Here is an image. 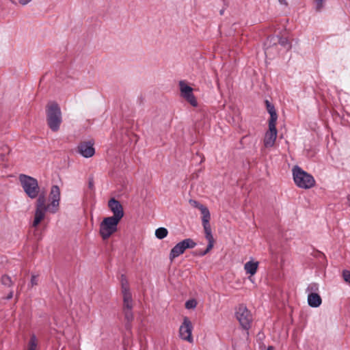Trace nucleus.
<instances>
[{"label":"nucleus","instance_id":"nucleus-33","mask_svg":"<svg viewBox=\"0 0 350 350\" xmlns=\"http://www.w3.org/2000/svg\"><path fill=\"white\" fill-rule=\"evenodd\" d=\"M12 297H13V291H10V292L9 293V294L8 295V296H7V297H6V298H7L8 299H12Z\"/></svg>","mask_w":350,"mask_h":350},{"label":"nucleus","instance_id":"nucleus-7","mask_svg":"<svg viewBox=\"0 0 350 350\" xmlns=\"http://www.w3.org/2000/svg\"><path fill=\"white\" fill-rule=\"evenodd\" d=\"M193 325L187 317L183 318V322L179 328V336L183 340H186L189 343L193 342L192 337Z\"/></svg>","mask_w":350,"mask_h":350},{"label":"nucleus","instance_id":"nucleus-37","mask_svg":"<svg viewBox=\"0 0 350 350\" xmlns=\"http://www.w3.org/2000/svg\"><path fill=\"white\" fill-rule=\"evenodd\" d=\"M223 12H224L223 10H221L220 14H223Z\"/></svg>","mask_w":350,"mask_h":350},{"label":"nucleus","instance_id":"nucleus-4","mask_svg":"<svg viewBox=\"0 0 350 350\" xmlns=\"http://www.w3.org/2000/svg\"><path fill=\"white\" fill-rule=\"evenodd\" d=\"M120 221L110 217H105L100 224L99 233L103 240L109 239L118 230Z\"/></svg>","mask_w":350,"mask_h":350},{"label":"nucleus","instance_id":"nucleus-25","mask_svg":"<svg viewBox=\"0 0 350 350\" xmlns=\"http://www.w3.org/2000/svg\"><path fill=\"white\" fill-rule=\"evenodd\" d=\"M314 2L315 4V10L317 12H320L324 7L325 0H314Z\"/></svg>","mask_w":350,"mask_h":350},{"label":"nucleus","instance_id":"nucleus-6","mask_svg":"<svg viewBox=\"0 0 350 350\" xmlns=\"http://www.w3.org/2000/svg\"><path fill=\"white\" fill-rule=\"evenodd\" d=\"M196 243L191 239H186L177 243L170 251V259L172 261L174 258L183 254L186 249L193 248Z\"/></svg>","mask_w":350,"mask_h":350},{"label":"nucleus","instance_id":"nucleus-23","mask_svg":"<svg viewBox=\"0 0 350 350\" xmlns=\"http://www.w3.org/2000/svg\"><path fill=\"white\" fill-rule=\"evenodd\" d=\"M278 43L287 49H289L291 47L290 42L286 38H280L278 39Z\"/></svg>","mask_w":350,"mask_h":350},{"label":"nucleus","instance_id":"nucleus-2","mask_svg":"<svg viewBox=\"0 0 350 350\" xmlns=\"http://www.w3.org/2000/svg\"><path fill=\"white\" fill-rule=\"evenodd\" d=\"M46 114L49 128L53 131H57L62 122V115L59 105L55 102L49 103L46 108Z\"/></svg>","mask_w":350,"mask_h":350},{"label":"nucleus","instance_id":"nucleus-18","mask_svg":"<svg viewBox=\"0 0 350 350\" xmlns=\"http://www.w3.org/2000/svg\"><path fill=\"white\" fill-rule=\"evenodd\" d=\"M168 233L167 230L165 228H159L155 230V236L159 239H163L167 237Z\"/></svg>","mask_w":350,"mask_h":350},{"label":"nucleus","instance_id":"nucleus-22","mask_svg":"<svg viewBox=\"0 0 350 350\" xmlns=\"http://www.w3.org/2000/svg\"><path fill=\"white\" fill-rule=\"evenodd\" d=\"M124 318L128 323L131 322L133 320V314L132 310H123Z\"/></svg>","mask_w":350,"mask_h":350},{"label":"nucleus","instance_id":"nucleus-11","mask_svg":"<svg viewBox=\"0 0 350 350\" xmlns=\"http://www.w3.org/2000/svg\"><path fill=\"white\" fill-rule=\"evenodd\" d=\"M77 150L79 153L85 158L92 157L95 153L93 144L90 142H85L81 143L78 146Z\"/></svg>","mask_w":350,"mask_h":350},{"label":"nucleus","instance_id":"nucleus-21","mask_svg":"<svg viewBox=\"0 0 350 350\" xmlns=\"http://www.w3.org/2000/svg\"><path fill=\"white\" fill-rule=\"evenodd\" d=\"M319 290V285L317 283H311L310 284L307 288L306 292L309 293H317Z\"/></svg>","mask_w":350,"mask_h":350},{"label":"nucleus","instance_id":"nucleus-9","mask_svg":"<svg viewBox=\"0 0 350 350\" xmlns=\"http://www.w3.org/2000/svg\"><path fill=\"white\" fill-rule=\"evenodd\" d=\"M277 135L276 123H269V129L265 133L263 140L264 146L266 148L273 147L275 144Z\"/></svg>","mask_w":350,"mask_h":350},{"label":"nucleus","instance_id":"nucleus-5","mask_svg":"<svg viewBox=\"0 0 350 350\" xmlns=\"http://www.w3.org/2000/svg\"><path fill=\"white\" fill-rule=\"evenodd\" d=\"M236 317L243 328L248 329L250 327L252 317L245 306H239L236 311Z\"/></svg>","mask_w":350,"mask_h":350},{"label":"nucleus","instance_id":"nucleus-12","mask_svg":"<svg viewBox=\"0 0 350 350\" xmlns=\"http://www.w3.org/2000/svg\"><path fill=\"white\" fill-rule=\"evenodd\" d=\"M308 303L310 306L317 308L321 304L322 299L318 293H309L308 295Z\"/></svg>","mask_w":350,"mask_h":350},{"label":"nucleus","instance_id":"nucleus-31","mask_svg":"<svg viewBox=\"0 0 350 350\" xmlns=\"http://www.w3.org/2000/svg\"><path fill=\"white\" fill-rule=\"evenodd\" d=\"M38 284V278L36 275H33L31 278L30 285L31 286H36Z\"/></svg>","mask_w":350,"mask_h":350},{"label":"nucleus","instance_id":"nucleus-36","mask_svg":"<svg viewBox=\"0 0 350 350\" xmlns=\"http://www.w3.org/2000/svg\"><path fill=\"white\" fill-rule=\"evenodd\" d=\"M348 205L350 206V199H348Z\"/></svg>","mask_w":350,"mask_h":350},{"label":"nucleus","instance_id":"nucleus-1","mask_svg":"<svg viewBox=\"0 0 350 350\" xmlns=\"http://www.w3.org/2000/svg\"><path fill=\"white\" fill-rule=\"evenodd\" d=\"M21 185L31 199L37 198L36 202V210L33 227H37L44 219L46 212L55 213L58 211L60 201V189L57 185H53L51 188L49 194V203L46 204V197L44 193H40V187L38 180L29 176L21 174L19 176Z\"/></svg>","mask_w":350,"mask_h":350},{"label":"nucleus","instance_id":"nucleus-15","mask_svg":"<svg viewBox=\"0 0 350 350\" xmlns=\"http://www.w3.org/2000/svg\"><path fill=\"white\" fill-rule=\"evenodd\" d=\"M123 297V310H133V299L131 293H124Z\"/></svg>","mask_w":350,"mask_h":350},{"label":"nucleus","instance_id":"nucleus-10","mask_svg":"<svg viewBox=\"0 0 350 350\" xmlns=\"http://www.w3.org/2000/svg\"><path fill=\"white\" fill-rule=\"evenodd\" d=\"M108 206L113 213V215L110 217L115 218L116 219L120 221L124 216V211L120 202L114 198H111L108 202Z\"/></svg>","mask_w":350,"mask_h":350},{"label":"nucleus","instance_id":"nucleus-17","mask_svg":"<svg viewBox=\"0 0 350 350\" xmlns=\"http://www.w3.org/2000/svg\"><path fill=\"white\" fill-rule=\"evenodd\" d=\"M121 288L122 293L124 295V293H130V289L129 286L128 281L124 275L121 276Z\"/></svg>","mask_w":350,"mask_h":350},{"label":"nucleus","instance_id":"nucleus-8","mask_svg":"<svg viewBox=\"0 0 350 350\" xmlns=\"http://www.w3.org/2000/svg\"><path fill=\"white\" fill-rule=\"evenodd\" d=\"M180 95L193 107L198 105L197 100L193 94V88L189 86L184 81L179 82Z\"/></svg>","mask_w":350,"mask_h":350},{"label":"nucleus","instance_id":"nucleus-34","mask_svg":"<svg viewBox=\"0 0 350 350\" xmlns=\"http://www.w3.org/2000/svg\"><path fill=\"white\" fill-rule=\"evenodd\" d=\"M279 2L281 3V4H283V5H287V2L286 0H278Z\"/></svg>","mask_w":350,"mask_h":350},{"label":"nucleus","instance_id":"nucleus-32","mask_svg":"<svg viewBox=\"0 0 350 350\" xmlns=\"http://www.w3.org/2000/svg\"><path fill=\"white\" fill-rule=\"evenodd\" d=\"M18 3L21 5L22 6H25L30 2H31L33 0H18Z\"/></svg>","mask_w":350,"mask_h":350},{"label":"nucleus","instance_id":"nucleus-28","mask_svg":"<svg viewBox=\"0 0 350 350\" xmlns=\"http://www.w3.org/2000/svg\"><path fill=\"white\" fill-rule=\"evenodd\" d=\"M342 276H343L344 280L346 282L350 284V271H347V270H345L342 273Z\"/></svg>","mask_w":350,"mask_h":350},{"label":"nucleus","instance_id":"nucleus-20","mask_svg":"<svg viewBox=\"0 0 350 350\" xmlns=\"http://www.w3.org/2000/svg\"><path fill=\"white\" fill-rule=\"evenodd\" d=\"M202 226H203V228H204L206 239H214L213 237V234H212L211 228L210 224H202Z\"/></svg>","mask_w":350,"mask_h":350},{"label":"nucleus","instance_id":"nucleus-14","mask_svg":"<svg viewBox=\"0 0 350 350\" xmlns=\"http://www.w3.org/2000/svg\"><path fill=\"white\" fill-rule=\"evenodd\" d=\"M258 267V262L249 261L245 264L244 269L247 273H249L251 275H254L257 271Z\"/></svg>","mask_w":350,"mask_h":350},{"label":"nucleus","instance_id":"nucleus-30","mask_svg":"<svg viewBox=\"0 0 350 350\" xmlns=\"http://www.w3.org/2000/svg\"><path fill=\"white\" fill-rule=\"evenodd\" d=\"M202 216L203 215H209L210 214V212L208 209V208L206 206H205L204 205L203 206H201L200 207V209Z\"/></svg>","mask_w":350,"mask_h":350},{"label":"nucleus","instance_id":"nucleus-13","mask_svg":"<svg viewBox=\"0 0 350 350\" xmlns=\"http://www.w3.org/2000/svg\"><path fill=\"white\" fill-rule=\"evenodd\" d=\"M267 110L270 114V119L269 123H276L278 120V115L274 106L267 100H265Z\"/></svg>","mask_w":350,"mask_h":350},{"label":"nucleus","instance_id":"nucleus-26","mask_svg":"<svg viewBox=\"0 0 350 350\" xmlns=\"http://www.w3.org/2000/svg\"><path fill=\"white\" fill-rule=\"evenodd\" d=\"M207 241L208 242V244L207 245L206 249L200 254L202 256L206 254L213 247L214 242H215L214 239H207Z\"/></svg>","mask_w":350,"mask_h":350},{"label":"nucleus","instance_id":"nucleus-27","mask_svg":"<svg viewBox=\"0 0 350 350\" xmlns=\"http://www.w3.org/2000/svg\"><path fill=\"white\" fill-rule=\"evenodd\" d=\"M189 202L191 206H192L193 207L197 208L199 210L200 209L201 206H204L203 204H200V202H198V201L194 200H190L189 201Z\"/></svg>","mask_w":350,"mask_h":350},{"label":"nucleus","instance_id":"nucleus-35","mask_svg":"<svg viewBox=\"0 0 350 350\" xmlns=\"http://www.w3.org/2000/svg\"><path fill=\"white\" fill-rule=\"evenodd\" d=\"M267 350H275V349L273 346H269L268 347Z\"/></svg>","mask_w":350,"mask_h":350},{"label":"nucleus","instance_id":"nucleus-24","mask_svg":"<svg viewBox=\"0 0 350 350\" xmlns=\"http://www.w3.org/2000/svg\"><path fill=\"white\" fill-rule=\"evenodd\" d=\"M197 306V301L194 299H189L185 303L187 309H194Z\"/></svg>","mask_w":350,"mask_h":350},{"label":"nucleus","instance_id":"nucleus-3","mask_svg":"<svg viewBox=\"0 0 350 350\" xmlns=\"http://www.w3.org/2000/svg\"><path fill=\"white\" fill-rule=\"evenodd\" d=\"M293 180L295 185L301 189H310L315 185L314 177L296 165L293 170Z\"/></svg>","mask_w":350,"mask_h":350},{"label":"nucleus","instance_id":"nucleus-29","mask_svg":"<svg viewBox=\"0 0 350 350\" xmlns=\"http://www.w3.org/2000/svg\"><path fill=\"white\" fill-rule=\"evenodd\" d=\"M211 219V214L203 215L202 217V224H209V221Z\"/></svg>","mask_w":350,"mask_h":350},{"label":"nucleus","instance_id":"nucleus-19","mask_svg":"<svg viewBox=\"0 0 350 350\" xmlns=\"http://www.w3.org/2000/svg\"><path fill=\"white\" fill-rule=\"evenodd\" d=\"M1 282L3 285L10 287L13 285V282L11 278L8 275H3L1 276Z\"/></svg>","mask_w":350,"mask_h":350},{"label":"nucleus","instance_id":"nucleus-16","mask_svg":"<svg viewBox=\"0 0 350 350\" xmlns=\"http://www.w3.org/2000/svg\"><path fill=\"white\" fill-rule=\"evenodd\" d=\"M38 340L34 334L30 337L28 342L27 350H38Z\"/></svg>","mask_w":350,"mask_h":350}]
</instances>
